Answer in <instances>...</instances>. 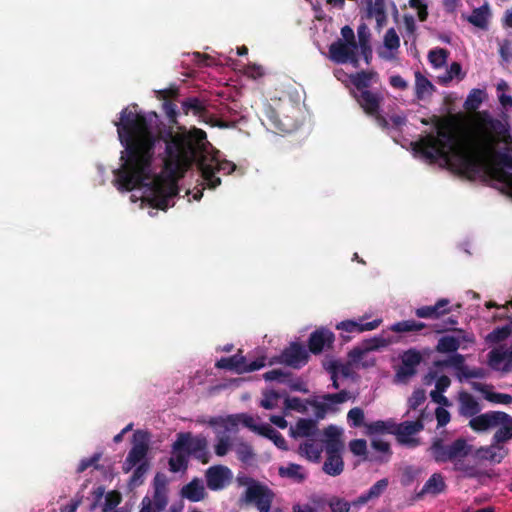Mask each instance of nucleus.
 I'll return each instance as SVG.
<instances>
[{"label":"nucleus","instance_id":"nucleus-1","mask_svg":"<svg viewBox=\"0 0 512 512\" xmlns=\"http://www.w3.org/2000/svg\"><path fill=\"white\" fill-rule=\"evenodd\" d=\"M137 107L133 104L122 109L119 121L115 122L124 147L120 156L122 164L113 171V183L119 191L129 192L149 185V194L144 200L152 208L168 209L178 194V187L174 181H167L153 171L155 146L160 140L165 142L164 169L172 177H183L196 164L208 188L215 189L221 184L217 173L228 175L235 171V163L220 159L219 152L210 157L205 154L211 144L204 130L183 127L177 133L168 131L162 137L157 130V113L137 111Z\"/></svg>","mask_w":512,"mask_h":512},{"label":"nucleus","instance_id":"nucleus-2","mask_svg":"<svg viewBox=\"0 0 512 512\" xmlns=\"http://www.w3.org/2000/svg\"><path fill=\"white\" fill-rule=\"evenodd\" d=\"M456 128V117L437 118V136L428 134L413 142V150L430 163L443 159L451 170L470 181L490 175V157L495 146L508 136V125L488 111H480L474 130L465 133L462 141Z\"/></svg>","mask_w":512,"mask_h":512},{"label":"nucleus","instance_id":"nucleus-3","mask_svg":"<svg viewBox=\"0 0 512 512\" xmlns=\"http://www.w3.org/2000/svg\"><path fill=\"white\" fill-rule=\"evenodd\" d=\"M342 431L335 425H329L323 430V436L326 451V460L323 463L322 470L330 476H338L344 470V461L342 451L344 444L341 440Z\"/></svg>","mask_w":512,"mask_h":512},{"label":"nucleus","instance_id":"nucleus-4","mask_svg":"<svg viewBox=\"0 0 512 512\" xmlns=\"http://www.w3.org/2000/svg\"><path fill=\"white\" fill-rule=\"evenodd\" d=\"M205 442L203 439H193L190 432H180L176 435V440L171 446L172 456L168 460L169 470L177 473L186 470L188 467V458L191 453L203 449Z\"/></svg>","mask_w":512,"mask_h":512},{"label":"nucleus","instance_id":"nucleus-5","mask_svg":"<svg viewBox=\"0 0 512 512\" xmlns=\"http://www.w3.org/2000/svg\"><path fill=\"white\" fill-rule=\"evenodd\" d=\"M429 451L437 463H454L459 458H466L472 451V446L463 437L446 444L442 438H434Z\"/></svg>","mask_w":512,"mask_h":512},{"label":"nucleus","instance_id":"nucleus-6","mask_svg":"<svg viewBox=\"0 0 512 512\" xmlns=\"http://www.w3.org/2000/svg\"><path fill=\"white\" fill-rule=\"evenodd\" d=\"M250 485L245 491V501L254 503L259 512H269L274 499L273 491L266 485L260 484L253 479H248Z\"/></svg>","mask_w":512,"mask_h":512},{"label":"nucleus","instance_id":"nucleus-7","mask_svg":"<svg viewBox=\"0 0 512 512\" xmlns=\"http://www.w3.org/2000/svg\"><path fill=\"white\" fill-rule=\"evenodd\" d=\"M309 361V352L299 342H292L286 347L278 357H274L270 361V365L274 363L285 364L294 369H300Z\"/></svg>","mask_w":512,"mask_h":512},{"label":"nucleus","instance_id":"nucleus-8","mask_svg":"<svg viewBox=\"0 0 512 512\" xmlns=\"http://www.w3.org/2000/svg\"><path fill=\"white\" fill-rule=\"evenodd\" d=\"M424 411L420 413V416L415 421H404L400 424H396L395 436L399 444L415 448L420 445V440L414 438L413 435L418 434L424 429Z\"/></svg>","mask_w":512,"mask_h":512},{"label":"nucleus","instance_id":"nucleus-9","mask_svg":"<svg viewBox=\"0 0 512 512\" xmlns=\"http://www.w3.org/2000/svg\"><path fill=\"white\" fill-rule=\"evenodd\" d=\"M335 342V334L326 327L315 329L308 338V352L319 355L324 351L332 350Z\"/></svg>","mask_w":512,"mask_h":512},{"label":"nucleus","instance_id":"nucleus-10","mask_svg":"<svg viewBox=\"0 0 512 512\" xmlns=\"http://www.w3.org/2000/svg\"><path fill=\"white\" fill-rule=\"evenodd\" d=\"M422 361L421 353L410 348L401 356V365L396 371V379L399 382L406 383L411 377L417 373V366Z\"/></svg>","mask_w":512,"mask_h":512},{"label":"nucleus","instance_id":"nucleus-11","mask_svg":"<svg viewBox=\"0 0 512 512\" xmlns=\"http://www.w3.org/2000/svg\"><path fill=\"white\" fill-rule=\"evenodd\" d=\"M357 46L344 43V41L338 39L329 46L330 58L338 64L351 63L354 67H358Z\"/></svg>","mask_w":512,"mask_h":512},{"label":"nucleus","instance_id":"nucleus-12","mask_svg":"<svg viewBox=\"0 0 512 512\" xmlns=\"http://www.w3.org/2000/svg\"><path fill=\"white\" fill-rule=\"evenodd\" d=\"M352 95L366 115H376L384 101V95L380 90L369 89L353 92Z\"/></svg>","mask_w":512,"mask_h":512},{"label":"nucleus","instance_id":"nucleus-13","mask_svg":"<svg viewBox=\"0 0 512 512\" xmlns=\"http://www.w3.org/2000/svg\"><path fill=\"white\" fill-rule=\"evenodd\" d=\"M205 476L207 487L210 490L218 491L230 482L232 472L227 466L216 465L208 468Z\"/></svg>","mask_w":512,"mask_h":512},{"label":"nucleus","instance_id":"nucleus-14","mask_svg":"<svg viewBox=\"0 0 512 512\" xmlns=\"http://www.w3.org/2000/svg\"><path fill=\"white\" fill-rule=\"evenodd\" d=\"M506 419H508L507 413L501 411H491L473 417L469 422V426L474 431H486L491 427L497 426L501 421Z\"/></svg>","mask_w":512,"mask_h":512},{"label":"nucleus","instance_id":"nucleus-15","mask_svg":"<svg viewBox=\"0 0 512 512\" xmlns=\"http://www.w3.org/2000/svg\"><path fill=\"white\" fill-rule=\"evenodd\" d=\"M487 364L494 371L510 372L512 368V348L508 350L492 349L488 353Z\"/></svg>","mask_w":512,"mask_h":512},{"label":"nucleus","instance_id":"nucleus-16","mask_svg":"<svg viewBox=\"0 0 512 512\" xmlns=\"http://www.w3.org/2000/svg\"><path fill=\"white\" fill-rule=\"evenodd\" d=\"M450 301L446 298L439 299L434 305L422 306L415 309V315L424 319H439L450 313Z\"/></svg>","mask_w":512,"mask_h":512},{"label":"nucleus","instance_id":"nucleus-17","mask_svg":"<svg viewBox=\"0 0 512 512\" xmlns=\"http://www.w3.org/2000/svg\"><path fill=\"white\" fill-rule=\"evenodd\" d=\"M382 323L381 319H375L370 322H365L364 318H360L359 321L345 320L341 321L336 325L337 330L344 331L346 333H362L365 331H372L380 326Z\"/></svg>","mask_w":512,"mask_h":512},{"label":"nucleus","instance_id":"nucleus-18","mask_svg":"<svg viewBox=\"0 0 512 512\" xmlns=\"http://www.w3.org/2000/svg\"><path fill=\"white\" fill-rule=\"evenodd\" d=\"M324 438L320 440V442L311 438L300 444L298 452L301 456H304L306 459L312 462H319L321 458V454L323 452V442Z\"/></svg>","mask_w":512,"mask_h":512},{"label":"nucleus","instance_id":"nucleus-19","mask_svg":"<svg viewBox=\"0 0 512 512\" xmlns=\"http://www.w3.org/2000/svg\"><path fill=\"white\" fill-rule=\"evenodd\" d=\"M446 489V483L441 473H434L425 482L422 489L417 493L416 497L422 499L425 495H438L444 492Z\"/></svg>","mask_w":512,"mask_h":512},{"label":"nucleus","instance_id":"nucleus-20","mask_svg":"<svg viewBox=\"0 0 512 512\" xmlns=\"http://www.w3.org/2000/svg\"><path fill=\"white\" fill-rule=\"evenodd\" d=\"M378 73L371 70L366 71L362 70L355 74L350 75V81L354 86L355 90L353 92H361L364 90H369L372 82H377Z\"/></svg>","mask_w":512,"mask_h":512},{"label":"nucleus","instance_id":"nucleus-21","mask_svg":"<svg viewBox=\"0 0 512 512\" xmlns=\"http://www.w3.org/2000/svg\"><path fill=\"white\" fill-rule=\"evenodd\" d=\"M388 485V478L378 480L368 489V491L361 494L355 501H353V505H364L371 500L379 498L386 491Z\"/></svg>","mask_w":512,"mask_h":512},{"label":"nucleus","instance_id":"nucleus-22","mask_svg":"<svg viewBox=\"0 0 512 512\" xmlns=\"http://www.w3.org/2000/svg\"><path fill=\"white\" fill-rule=\"evenodd\" d=\"M471 387L473 390L481 392L484 398L492 403L509 405L512 403V396L506 393L491 392L488 390V385L480 382H472Z\"/></svg>","mask_w":512,"mask_h":512},{"label":"nucleus","instance_id":"nucleus-23","mask_svg":"<svg viewBox=\"0 0 512 512\" xmlns=\"http://www.w3.org/2000/svg\"><path fill=\"white\" fill-rule=\"evenodd\" d=\"M506 454L507 450H504L503 447L497 446L493 442L490 446L480 447L475 452V456L479 460H487L494 463H500Z\"/></svg>","mask_w":512,"mask_h":512},{"label":"nucleus","instance_id":"nucleus-24","mask_svg":"<svg viewBox=\"0 0 512 512\" xmlns=\"http://www.w3.org/2000/svg\"><path fill=\"white\" fill-rule=\"evenodd\" d=\"M472 342L469 337H457L453 335L442 336L436 345V351L439 353H455L461 345V341Z\"/></svg>","mask_w":512,"mask_h":512},{"label":"nucleus","instance_id":"nucleus-25","mask_svg":"<svg viewBox=\"0 0 512 512\" xmlns=\"http://www.w3.org/2000/svg\"><path fill=\"white\" fill-rule=\"evenodd\" d=\"M453 469L456 472H460L465 478H480L485 475L475 463L467 461L466 458H459L455 461L453 463Z\"/></svg>","mask_w":512,"mask_h":512},{"label":"nucleus","instance_id":"nucleus-26","mask_svg":"<svg viewBox=\"0 0 512 512\" xmlns=\"http://www.w3.org/2000/svg\"><path fill=\"white\" fill-rule=\"evenodd\" d=\"M318 433L317 423L313 419H300L295 428H291L293 437H314Z\"/></svg>","mask_w":512,"mask_h":512},{"label":"nucleus","instance_id":"nucleus-27","mask_svg":"<svg viewBox=\"0 0 512 512\" xmlns=\"http://www.w3.org/2000/svg\"><path fill=\"white\" fill-rule=\"evenodd\" d=\"M181 494L192 502H198L204 499L206 492L203 484L198 479H194L182 488Z\"/></svg>","mask_w":512,"mask_h":512},{"label":"nucleus","instance_id":"nucleus-28","mask_svg":"<svg viewBox=\"0 0 512 512\" xmlns=\"http://www.w3.org/2000/svg\"><path fill=\"white\" fill-rule=\"evenodd\" d=\"M435 87L432 82L420 71L415 72V96L418 100H423L432 95Z\"/></svg>","mask_w":512,"mask_h":512},{"label":"nucleus","instance_id":"nucleus-29","mask_svg":"<svg viewBox=\"0 0 512 512\" xmlns=\"http://www.w3.org/2000/svg\"><path fill=\"white\" fill-rule=\"evenodd\" d=\"M278 474L279 476L283 478H289L296 483H303L307 478V474L304 471V468L296 463H289L285 467H279Z\"/></svg>","mask_w":512,"mask_h":512},{"label":"nucleus","instance_id":"nucleus-30","mask_svg":"<svg viewBox=\"0 0 512 512\" xmlns=\"http://www.w3.org/2000/svg\"><path fill=\"white\" fill-rule=\"evenodd\" d=\"M460 412L464 416L472 417L480 411L478 401L468 392H461L459 395Z\"/></svg>","mask_w":512,"mask_h":512},{"label":"nucleus","instance_id":"nucleus-31","mask_svg":"<svg viewBox=\"0 0 512 512\" xmlns=\"http://www.w3.org/2000/svg\"><path fill=\"white\" fill-rule=\"evenodd\" d=\"M237 363V373L243 374L259 370L265 366V357H259L256 360L247 363L246 357L240 353L234 354Z\"/></svg>","mask_w":512,"mask_h":512},{"label":"nucleus","instance_id":"nucleus-32","mask_svg":"<svg viewBox=\"0 0 512 512\" xmlns=\"http://www.w3.org/2000/svg\"><path fill=\"white\" fill-rule=\"evenodd\" d=\"M489 17V6L484 4L479 8H475L471 15L467 16L466 19L469 23L480 29H487Z\"/></svg>","mask_w":512,"mask_h":512},{"label":"nucleus","instance_id":"nucleus-33","mask_svg":"<svg viewBox=\"0 0 512 512\" xmlns=\"http://www.w3.org/2000/svg\"><path fill=\"white\" fill-rule=\"evenodd\" d=\"M148 450L149 446L146 441L135 440L131 450L128 452L127 458H129V462H132V465L141 464L145 461Z\"/></svg>","mask_w":512,"mask_h":512},{"label":"nucleus","instance_id":"nucleus-34","mask_svg":"<svg viewBox=\"0 0 512 512\" xmlns=\"http://www.w3.org/2000/svg\"><path fill=\"white\" fill-rule=\"evenodd\" d=\"M181 109L185 115L192 113L195 116H200L206 112V106L197 97H188L181 102Z\"/></svg>","mask_w":512,"mask_h":512},{"label":"nucleus","instance_id":"nucleus-35","mask_svg":"<svg viewBox=\"0 0 512 512\" xmlns=\"http://www.w3.org/2000/svg\"><path fill=\"white\" fill-rule=\"evenodd\" d=\"M396 423L393 420H378L367 425L368 434H392L395 435Z\"/></svg>","mask_w":512,"mask_h":512},{"label":"nucleus","instance_id":"nucleus-36","mask_svg":"<svg viewBox=\"0 0 512 512\" xmlns=\"http://www.w3.org/2000/svg\"><path fill=\"white\" fill-rule=\"evenodd\" d=\"M260 429H261V431H260L259 435H262V436L272 440L273 443L279 449H282V450H287L288 449L287 448V442H286L285 438L276 429H274L273 427H271L268 424L261 425Z\"/></svg>","mask_w":512,"mask_h":512},{"label":"nucleus","instance_id":"nucleus-37","mask_svg":"<svg viewBox=\"0 0 512 512\" xmlns=\"http://www.w3.org/2000/svg\"><path fill=\"white\" fill-rule=\"evenodd\" d=\"M426 324L415 320L399 321L390 326V330L396 333L416 332L426 328Z\"/></svg>","mask_w":512,"mask_h":512},{"label":"nucleus","instance_id":"nucleus-38","mask_svg":"<svg viewBox=\"0 0 512 512\" xmlns=\"http://www.w3.org/2000/svg\"><path fill=\"white\" fill-rule=\"evenodd\" d=\"M503 426L500 427L493 436V443L499 446L512 438V418L508 415V419L501 421Z\"/></svg>","mask_w":512,"mask_h":512},{"label":"nucleus","instance_id":"nucleus-39","mask_svg":"<svg viewBox=\"0 0 512 512\" xmlns=\"http://www.w3.org/2000/svg\"><path fill=\"white\" fill-rule=\"evenodd\" d=\"M484 95H485V93L481 89L471 90V92L469 93V95L467 96V98L464 102V108L467 111H476L480 107V105L483 101Z\"/></svg>","mask_w":512,"mask_h":512},{"label":"nucleus","instance_id":"nucleus-40","mask_svg":"<svg viewBox=\"0 0 512 512\" xmlns=\"http://www.w3.org/2000/svg\"><path fill=\"white\" fill-rule=\"evenodd\" d=\"M449 52L444 48H435L429 51L428 59L436 67H442L446 64Z\"/></svg>","mask_w":512,"mask_h":512},{"label":"nucleus","instance_id":"nucleus-41","mask_svg":"<svg viewBox=\"0 0 512 512\" xmlns=\"http://www.w3.org/2000/svg\"><path fill=\"white\" fill-rule=\"evenodd\" d=\"M208 424L211 427L221 426V427H223L225 429V432H226V431H229L232 428L236 427L238 425V421H237L236 416L229 415L226 418H224V417H212L208 421Z\"/></svg>","mask_w":512,"mask_h":512},{"label":"nucleus","instance_id":"nucleus-42","mask_svg":"<svg viewBox=\"0 0 512 512\" xmlns=\"http://www.w3.org/2000/svg\"><path fill=\"white\" fill-rule=\"evenodd\" d=\"M511 334V328L509 325H505L502 327H497L493 331H491L486 340L492 343H499L507 339Z\"/></svg>","mask_w":512,"mask_h":512},{"label":"nucleus","instance_id":"nucleus-43","mask_svg":"<svg viewBox=\"0 0 512 512\" xmlns=\"http://www.w3.org/2000/svg\"><path fill=\"white\" fill-rule=\"evenodd\" d=\"M232 446V442L229 436L223 434L217 437V443L214 446L215 454L219 457L225 456Z\"/></svg>","mask_w":512,"mask_h":512},{"label":"nucleus","instance_id":"nucleus-44","mask_svg":"<svg viewBox=\"0 0 512 512\" xmlns=\"http://www.w3.org/2000/svg\"><path fill=\"white\" fill-rule=\"evenodd\" d=\"M351 503L340 497H332L328 501L330 512H349L351 509Z\"/></svg>","mask_w":512,"mask_h":512},{"label":"nucleus","instance_id":"nucleus-45","mask_svg":"<svg viewBox=\"0 0 512 512\" xmlns=\"http://www.w3.org/2000/svg\"><path fill=\"white\" fill-rule=\"evenodd\" d=\"M149 469V463L147 461L139 464L133 471L132 476L130 478V484L137 486L142 484L144 475L147 473Z\"/></svg>","mask_w":512,"mask_h":512},{"label":"nucleus","instance_id":"nucleus-46","mask_svg":"<svg viewBox=\"0 0 512 512\" xmlns=\"http://www.w3.org/2000/svg\"><path fill=\"white\" fill-rule=\"evenodd\" d=\"M426 400L425 390L422 388L415 389L408 399V406L411 410H416Z\"/></svg>","mask_w":512,"mask_h":512},{"label":"nucleus","instance_id":"nucleus-47","mask_svg":"<svg viewBox=\"0 0 512 512\" xmlns=\"http://www.w3.org/2000/svg\"><path fill=\"white\" fill-rule=\"evenodd\" d=\"M290 372H285L281 369H273L263 374L266 381H278L279 383H286L287 378L291 377Z\"/></svg>","mask_w":512,"mask_h":512},{"label":"nucleus","instance_id":"nucleus-48","mask_svg":"<svg viewBox=\"0 0 512 512\" xmlns=\"http://www.w3.org/2000/svg\"><path fill=\"white\" fill-rule=\"evenodd\" d=\"M391 343L389 339H386L382 336H375L373 338L367 339L363 341L366 350L373 351L378 350L380 348L386 347Z\"/></svg>","mask_w":512,"mask_h":512},{"label":"nucleus","instance_id":"nucleus-49","mask_svg":"<svg viewBox=\"0 0 512 512\" xmlns=\"http://www.w3.org/2000/svg\"><path fill=\"white\" fill-rule=\"evenodd\" d=\"M264 398L261 400L260 405L267 409L271 410L277 406V401L280 398V394L275 390H270L264 392Z\"/></svg>","mask_w":512,"mask_h":512},{"label":"nucleus","instance_id":"nucleus-50","mask_svg":"<svg viewBox=\"0 0 512 512\" xmlns=\"http://www.w3.org/2000/svg\"><path fill=\"white\" fill-rule=\"evenodd\" d=\"M348 422L352 427H360L364 423V412L359 407H354L347 414Z\"/></svg>","mask_w":512,"mask_h":512},{"label":"nucleus","instance_id":"nucleus-51","mask_svg":"<svg viewBox=\"0 0 512 512\" xmlns=\"http://www.w3.org/2000/svg\"><path fill=\"white\" fill-rule=\"evenodd\" d=\"M384 45L389 50H396L400 46V39L394 28L386 31L384 36Z\"/></svg>","mask_w":512,"mask_h":512},{"label":"nucleus","instance_id":"nucleus-52","mask_svg":"<svg viewBox=\"0 0 512 512\" xmlns=\"http://www.w3.org/2000/svg\"><path fill=\"white\" fill-rule=\"evenodd\" d=\"M102 457L101 453H95L90 458H84L80 461L77 472L82 473L89 467H94L95 469H99L98 462L100 461Z\"/></svg>","mask_w":512,"mask_h":512},{"label":"nucleus","instance_id":"nucleus-53","mask_svg":"<svg viewBox=\"0 0 512 512\" xmlns=\"http://www.w3.org/2000/svg\"><path fill=\"white\" fill-rule=\"evenodd\" d=\"M461 376L465 379H484L488 376V371L482 367L469 368L466 366Z\"/></svg>","mask_w":512,"mask_h":512},{"label":"nucleus","instance_id":"nucleus-54","mask_svg":"<svg viewBox=\"0 0 512 512\" xmlns=\"http://www.w3.org/2000/svg\"><path fill=\"white\" fill-rule=\"evenodd\" d=\"M179 96V88L177 86H170L169 88L156 91V97L159 100L170 101L177 99Z\"/></svg>","mask_w":512,"mask_h":512},{"label":"nucleus","instance_id":"nucleus-55","mask_svg":"<svg viewBox=\"0 0 512 512\" xmlns=\"http://www.w3.org/2000/svg\"><path fill=\"white\" fill-rule=\"evenodd\" d=\"M167 503L168 498L166 495V491H154L152 503V505L154 506V512H161L162 510H164Z\"/></svg>","mask_w":512,"mask_h":512},{"label":"nucleus","instance_id":"nucleus-56","mask_svg":"<svg viewBox=\"0 0 512 512\" xmlns=\"http://www.w3.org/2000/svg\"><path fill=\"white\" fill-rule=\"evenodd\" d=\"M350 451L356 456H365L367 453V442L364 439H354L349 443Z\"/></svg>","mask_w":512,"mask_h":512},{"label":"nucleus","instance_id":"nucleus-57","mask_svg":"<svg viewBox=\"0 0 512 512\" xmlns=\"http://www.w3.org/2000/svg\"><path fill=\"white\" fill-rule=\"evenodd\" d=\"M193 439H203L205 442V446L203 449L198 450L195 453H191V456H193L194 458L199 460L201 463L207 464L210 460V455H209V452L207 451L208 441H207L206 437L203 435H197V436H193Z\"/></svg>","mask_w":512,"mask_h":512},{"label":"nucleus","instance_id":"nucleus-58","mask_svg":"<svg viewBox=\"0 0 512 512\" xmlns=\"http://www.w3.org/2000/svg\"><path fill=\"white\" fill-rule=\"evenodd\" d=\"M322 399L328 403L341 404L349 399V393L346 390H342L338 393L325 394Z\"/></svg>","mask_w":512,"mask_h":512},{"label":"nucleus","instance_id":"nucleus-59","mask_svg":"<svg viewBox=\"0 0 512 512\" xmlns=\"http://www.w3.org/2000/svg\"><path fill=\"white\" fill-rule=\"evenodd\" d=\"M418 470L412 466L406 467L401 475V484L405 487L410 486L417 478Z\"/></svg>","mask_w":512,"mask_h":512},{"label":"nucleus","instance_id":"nucleus-60","mask_svg":"<svg viewBox=\"0 0 512 512\" xmlns=\"http://www.w3.org/2000/svg\"><path fill=\"white\" fill-rule=\"evenodd\" d=\"M464 362H465L464 356L462 354L455 353L443 364L447 365V366L454 367L455 369H457L460 372V374H462L464 371V368L466 367Z\"/></svg>","mask_w":512,"mask_h":512},{"label":"nucleus","instance_id":"nucleus-61","mask_svg":"<svg viewBox=\"0 0 512 512\" xmlns=\"http://www.w3.org/2000/svg\"><path fill=\"white\" fill-rule=\"evenodd\" d=\"M215 367L218 369L231 370L237 373L236 357H234V355L230 357H222L216 362Z\"/></svg>","mask_w":512,"mask_h":512},{"label":"nucleus","instance_id":"nucleus-62","mask_svg":"<svg viewBox=\"0 0 512 512\" xmlns=\"http://www.w3.org/2000/svg\"><path fill=\"white\" fill-rule=\"evenodd\" d=\"M285 407L289 410H294L297 412H305L306 406L302 402V400L299 397H287L285 399Z\"/></svg>","mask_w":512,"mask_h":512},{"label":"nucleus","instance_id":"nucleus-63","mask_svg":"<svg viewBox=\"0 0 512 512\" xmlns=\"http://www.w3.org/2000/svg\"><path fill=\"white\" fill-rule=\"evenodd\" d=\"M163 110L168 117L169 121L173 124L177 123L178 110L176 104L172 101L163 102Z\"/></svg>","mask_w":512,"mask_h":512},{"label":"nucleus","instance_id":"nucleus-64","mask_svg":"<svg viewBox=\"0 0 512 512\" xmlns=\"http://www.w3.org/2000/svg\"><path fill=\"white\" fill-rule=\"evenodd\" d=\"M237 455L239 460H241L242 462H248L250 459L253 458L254 453L250 445L243 443L238 447Z\"/></svg>","mask_w":512,"mask_h":512}]
</instances>
